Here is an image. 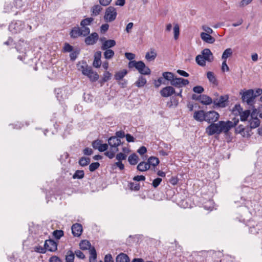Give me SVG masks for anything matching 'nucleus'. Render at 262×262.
Listing matches in <instances>:
<instances>
[{"label": "nucleus", "instance_id": "obj_59", "mask_svg": "<svg viewBox=\"0 0 262 262\" xmlns=\"http://www.w3.org/2000/svg\"><path fill=\"white\" fill-rule=\"evenodd\" d=\"M101 144V141L97 140L93 142L92 146L95 149H99L100 146Z\"/></svg>", "mask_w": 262, "mask_h": 262}, {"label": "nucleus", "instance_id": "obj_16", "mask_svg": "<svg viewBox=\"0 0 262 262\" xmlns=\"http://www.w3.org/2000/svg\"><path fill=\"white\" fill-rule=\"evenodd\" d=\"M71 229L73 235L77 237L80 236L83 231L82 225L78 223L73 225Z\"/></svg>", "mask_w": 262, "mask_h": 262}, {"label": "nucleus", "instance_id": "obj_56", "mask_svg": "<svg viewBox=\"0 0 262 262\" xmlns=\"http://www.w3.org/2000/svg\"><path fill=\"white\" fill-rule=\"evenodd\" d=\"M161 182L162 179L160 178H157L153 181L152 183V185L154 188H157L160 184Z\"/></svg>", "mask_w": 262, "mask_h": 262}, {"label": "nucleus", "instance_id": "obj_18", "mask_svg": "<svg viewBox=\"0 0 262 262\" xmlns=\"http://www.w3.org/2000/svg\"><path fill=\"white\" fill-rule=\"evenodd\" d=\"M200 37L203 41L208 43H213L215 40V38L211 36L210 34L205 33V32H202Z\"/></svg>", "mask_w": 262, "mask_h": 262}, {"label": "nucleus", "instance_id": "obj_6", "mask_svg": "<svg viewBox=\"0 0 262 262\" xmlns=\"http://www.w3.org/2000/svg\"><path fill=\"white\" fill-rule=\"evenodd\" d=\"M233 112L235 114H238L240 116L241 120L245 121L250 114V110H246L243 111L240 105H235L233 108Z\"/></svg>", "mask_w": 262, "mask_h": 262}, {"label": "nucleus", "instance_id": "obj_45", "mask_svg": "<svg viewBox=\"0 0 262 262\" xmlns=\"http://www.w3.org/2000/svg\"><path fill=\"white\" fill-rule=\"evenodd\" d=\"M105 52H104V56L106 59H111L114 55V52L111 49H106L104 50Z\"/></svg>", "mask_w": 262, "mask_h": 262}, {"label": "nucleus", "instance_id": "obj_61", "mask_svg": "<svg viewBox=\"0 0 262 262\" xmlns=\"http://www.w3.org/2000/svg\"><path fill=\"white\" fill-rule=\"evenodd\" d=\"M35 251L40 253H46L47 249L45 246H44V247H42L41 246H38V247H35Z\"/></svg>", "mask_w": 262, "mask_h": 262}, {"label": "nucleus", "instance_id": "obj_48", "mask_svg": "<svg viewBox=\"0 0 262 262\" xmlns=\"http://www.w3.org/2000/svg\"><path fill=\"white\" fill-rule=\"evenodd\" d=\"M53 234L56 238L59 239L63 235V232L60 230H56L53 232Z\"/></svg>", "mask_w": 262, "mask_h": 262}, {"label": "nucleus", "instance_id": "obj_36", "mask_svg": "<svg viewBox=\"0 0 262 262\" xmlns=\"http://www.w3.org/2000/svg\"><path fill=\"white\" fill-rule=\"evenodd\" d=\"M163 79L167 80L171 82L174 77V75L172 73L169 72H165L162 73Z\"/></svg>", "mask_w": 262, "mask_h": 262}, {"label": "nucleus", "instance_id": "obj_8", "mask_svg": "<svg viewBox=\"0 0 262 262\" xmlns=\"http://www.w3.org/2000/svg\"><path fill=\"white\" fill-rule=\"evenodd\" d=\"M189 82L187 79H185L182 78L174 77L172 81H171L170 84L176 88H182L189 84Z\"/></svg>", "mask_w": 262, "mask_h": 262}, {"label": "nucleus", "instance_id": "obj_29", "mask_svg": "<svg viewBox=\"0 0 262 262\" xmlns=\"http://www.w3.org/2000/svg\"><path fill=\"white\" fill-rule=\"evenodd\" d=\"M27 45L26 42H25L24 40H20L18 45H17L16 48L19 52L23 53L26 51V46Z\"/></svg>", "mask_w": 262, "mask_h": 262}, {"label": "nucleus", "instance_id": "obj_52", "mask_svg": "<svg viewBox=\"0 0 262 262\" xmlns=\"http://www.w3.org/2000/svg\"><path fill=\"white\" fill-rule=\"evenodd\" d=\"M129 187L132 190L138 191L140 188V185L138 183L131 182L129 183Z\"/></svg>", "mask_w": 262, "mask_h": 262}, {"label": "nucleus", "instance_id": "obj_42", "mask_svg": "<svg viewBox=\"0 0 262 262\" xmlns=\"http://www.w3.org/2000/svg\"><path fill=\"white\" fill-rule=\"evenodd\" d=\"M94 21V18L92 17H88L81 20L80 23V26H87L90 25Z\"/></svg>", "mask_w": 262, "mask_h": 262}, {"label": "nucleus", "instance_id": "obj_17", "mask_svg": "<svg viewBox=\"0 0 262 262\" xmlns=\"http://www.w3.org/2000/svg\"><path fill=\"white\" fill-rule=\"evenodd\" d=\"M201 55L207 61L211 62L213 60V56L209 49H205L202 51Z\"/></svg>", "mask_w": 262, "mask_h": 262}, {"label": "nucleus", "instance_id": "obj_55", "mask_svg": "<svg viewBox=\"0 0 262 262\" xmlns=\"http://www.w3.org/2000/svg\"><path fill=\"white\" fill-rule=\"evenodd\" d=\"M202 29L204 31V32H205V33H208V34H212L213 32V31L212 30V29L211 28H210L207 26H205V25L202 26Z\"/></svg>", "mask_w": 262, "mask_h": 262}, {"label": "nucleus", "instance_id": "obj_2", "mask_svg": "<svg viewBox=\"0 0 262 262\" xmlns=\"http://www.w3.org/2000/svg\"><path fill=\"white\" fill-rule=\"evenodd\" d=\"M78 70L92 82L96 81L99 79V76L98 73L94 71L92 67L88 66L85 63L79 66Z\"/></svg>", "mask_w": 262, "mask_h": 262}, {"label": "nucleus", "instance_id": "obj_34", "mask_svg": "<svg viewBox=\"0 0 262 262\" xmlns=\"http://www.w3.org/2000/svg\"><path fill=\"white\" fill-rule=\"evenodd\" d=\"M147 163L149 164V166L150 167V165H151L154 167H155L159 163V160L157 158L151 157L148 159Z\"/></svg>", "mask_w": 262, "mask_h": 262}, {"label": "nucleus", "instance_id": "obj_10", "mask_svg": "<svg viewBox=\"0 0 262 262\" xmlns=\"http://www.w3.org/2000/svg\"><path fill=\"white\" fill-rule=\"evenodd\" d=\"M120 139L115 136L111 137L108 139V144L110 146V148L112 149H118V146L121 144Z\"/></svg>", "mask_w": 262, "mask_h": 262}, {"label": "nucleus", "instance_id": "obj_38", "mask_svg": "<svg viewBox=\"0 0 262 262\" xmlns=\"http://www.w3.org/2000/svg\"><path fill=\"white\" fill-rule=\"evenodd\" d=\"M195 60L196 63L201 66L204 67L206 65V60L203 58V56L201 55H198L196 56Z\"/></svg>", "mask_w": 262, "mask_h": 262}, {"label": "nucleus", "instance_id": "obj_33", "mask_svg": "<svg viewBox=\"0 0 262 262\" xmlns=\"http://www.w3.org/2000/svg\"><path fill=\"white\" fill-rule=\"evenodd\" d=\"M204 207L207 211H212L214 210V202L212 201H209L204 204Z\"/></svg>", "mask_w": 262, "mask_h": 262}, {"label": "nucleus", "instance_id": "obj_39", "mask_svg": "<svg viewBox=\"0 0 262 262\" xmlns=\"http://www.w3.org/2000/svg\"><path fill=\"white\" fill-rule=\"evenodd\" d=\"M232 54V50L231 48H228L227 49H226L223 54H222V59L224 60H227V58L228 57H229L230 56H231Z\"/></svg>", "mask_w": 262, "mask_h": 262}, {"label": "nucleus", "instance_id": "obj_54", "mask_svg": "<svg viewBox=\"0 0 262 262\" xmlns=\"http://www.w3.org/2000/svg\"><path fill=\"white\" fill-rule=\"evenodd\" d=\"M79 54V52L78 50H75L72 52L70 54L71 60L73 61L75 60Z\"/></svg>", "mask_w": 262, "mask_h": 262}, {"label": "nucleus", "instance_id": "obj_37", "mask_svg": "<svg viewBox=\"0 0 262 262\" xmlns=\"http://www.w3.org/2000/svg\"><path fill=\"white\" fill-rule=\"evenodd\" d=\"M207 77L210 82L215 84H217L216 77L213 72L210 71L208 72L207 73Z\"/></svg>", "mask_w": 262, "mask_h": 262}, {"label": "nucleus", "instance_id": "obj_53", "mask_svg": "<svg viewBox=\"0 0 262 262\" xmlns=\"http://www.w3.org/2000/svg\"><path fill=\"white\" fill-rule=\"evenodd\" d=\"M126 157L127 156L125 154L120 152L117 154L116 159L119 161H121L122 160H125Z\"/></svg>", "mask_w": 262, "mask_h": 262}, {"label": "nucleus", "instance_id": "obj_46", "mask_svg": "<svg viewBox=\"0 0 262 262\" xmlns=\"http://www.w3.org/2000/svg\"><path fill=\"white\" fill-rule=\"evenodd\" d=\"M90 162L89 158L82 157L79 161V164L82 166H85L88 165Z\"/></svg>", "mask_w": 262, "mask_h": 262}, {"label": "nucleus", "instance_id": "obj_20", "mask_svg": "<svg viewBox=\"0 0 262 262\" xmlns=\"http://www.w3.org/2000/svg\"><path fill=\"white\" fill-rule=\"evenodd\" d=\"M116 45V41L113 39H108L102 42L101 49L106 50L114 47Z\"/></svg>", "mask_w": 262, "mask_h": 262}, {"label": "nucleus", "instance_id": "obj_26", "mask_svg": "<svg viewBox=\"0 0 262 262\" xmlns=\"http://www.w3.org/2000/svg\"><path fill=\"white\" fill-rule=\"evenodd\" d=\"M137 168L140 171H145L150 168V166L147 162H141L138 165Z\"/></svg>", "mask_w": 262, "mask_h": 262}, {"label": "nucleus", "instance_id": "obj_19", "mask_svg": "<svg viewBox=\"0 0 262 262\" xmlns=\"http://www.w3.org/2000/svg\"><path fill=\"white\" fill-rule=\"evenodd\" d=\"M101 52L97 51L95 53L94 60L93 63V66L96 68H99L101 64Z\"/></svg>", "mask_w": 262, "mask_h": 262}, {"label": "nucleus", "instance_id": "obj_57", "mask_svg": "<svg viewBox=\"0 0 262 262\" xmlns=\"http://www.w3.org/2000/svg\"><path fill=\"white\" fill-rule=\"evenodd\" d=\"M204 88L200 85L194 86L193 91L196 93L201 94L204 92Z\"/></svg>", "mask_w": 262, "mask_h": 262}, {"label": "nucleus", "instance_id": "obj_31", "mask_svg": "<svg viewBox=\"0 0 262 262\" xmlns=\"http://www.w3.org/2000/svg\"><path fill=\"white\" fill-rule=\"evenodd\" d=\"M127 73L126 70H123L117 72L115 75V78L117 80H121Z\"/></svg>", "mask_w": 262, "mask_h": 262}, {"label": "nucleus", "instance_id": "obj_27", "mask_svg": "<svg viewBox=\"0 0 262 262\" xmlns=\"http://www.w3.org/2000/svg\"><path fill=\"white\" fill-rule=\"evenodd\" d=\"M250 130L252 128H255L258 127L260 124V121L258 118H251L249 121Z\"/></svg>", "mask_w": 262, "mask_h": 262}, {"label": "nucleus", "instance_id": "obj_7", "mask_svg": "<svg viewBox=\"0 0 262 262\" xmlns=\"http://www.w3.org/2000/svg\"><path fill=\"white\" fill-rule=\"evenodd\" d=\"M219 114L215 111H211L206 112L205 113V120L208 123L211 124L216 122L219 118Z\"/></svg>", "mask_w": 262, "mask_h": 262}, {"label": "nucleus", "instance_id": "obj_58", "mask_svg": "<svg viewBox=\"0 0 262 262\" xmlns=\"http://www.w3.org/2000/svg\"><path fill=\"white\" fill-rule=\"evenodd\" d=\"M73 48L72 46L69 45L68 43H66L64 44V46L63 48V51L64 52H70L73 51Z\"/></svg>", "mask_w": 262, "mask_h": 262}, {"label": "nucleus", "instance_id": "obj_50", "mask_svg": "<svg viewBox=\"0 0 262 262\" xmlns=\"http://www.w3.org/2000/svg\"><path fill=\"white\" fill-rule=\"evenodd\" d=\"M56 97L59 101H61L62 99H64V97H63L62 94L63 92H64V91H63L62 89H58L57 90H56Z\"/></svg>", "mask_w": 262, "mask_h": 262}, {"label": "nucleus", "instance_id": "obj_5", "mask_svg": "<svg viewBox=\"0 0 262 262\" xmlns=\"http://www.w3.org/2000/svg\"><path fill=\"white\" fill-rule=\"evenodd\" d=\"M117 13L116 8L110 6L105 10L104 19L106 22L114 21L117 17Z\"/></svg>", "mask_w": 262, "mask_h": 262}, {"label": "nucleus", "instance_id": "obj_28", "mask_svg": "<svg viewBox=\"0 0 262 262\" xmlns=\"http://www.w3.org/2000/svg\"><path fill=\"white\" fill-rule=\"evenodd\" d=\"M79 246H80V248L83 250H86L88 249L90 250V249L92 248V247H91V243H90L89 241H88L87 240L82 241L80 242V243L79 244Z\"/></svg>", "mask_w": 262, "mask_h": 262}, {"label": "nucleus", "instance_id": "obj_12", "mask_svg": "<svg viewBox=\"0 0 262 262\" xmlns=\"http://www.w3.org/2000/svg\"><path fill=\"white\" fill-rule=\"evenodd\" d=\"M176 93L174 89L171 86H167L160 91V94L164 97H168Z\"/></svg>", "mask_w": 262, "mask_h": 262}, {"label": "nucleus", "instance_id": "obj_43", "mask_svg": "<svg viewBox=\"0 0 262 262\" xmlns=\"http://www.w3.org/2000/svg\"><path fill=\"white\" fill-rule=\"evenodd\" d=\"M118 151V149H112L110 148L109 151H107L104 153V155L110 159H113L115 157V155L116 152Z\"/></svg>", "mask_w": 262, "mask_h": 262}, {"label": "nucleus", "instance_id": "obj_63", "mask_svg": "<svg viewBox=\"0 0 262 262\" xmlns=\"http://www.w3.org/2000/svg\"><path fill=\"white\" fill-rule=\"evenodd\" d=\"M125 56L127 59L130 61H133L132 60L135 58V55L132 53H125Z\"/></svg>", "mask_w": 262, "mask_h": 262}, {"label": "nucleus", "instance_id": "obj_4", "mask_svg": "<svg viewBox=\"0 0 262 262\" xmlns=\"http://www.w3.org/2000/svg\"><path fill=\"white\" fill-rule=\"evenodd\" d=\"M242 95V99L244 102H246L250 106H253L255 102L254 90L250 89L244 92H240Z\"/></svg>", "mask_w": 262, "mask_h": 262}, {"label": "nucleus", "instance_id": "obj_1", "mask_svg": "<svg viewBox=\"0 0 262 262\" xmlns=\"http://www.w3.org/2000/svg\"><path fill=\"white\" fill-rule=\"evenodd\" d=\"M238 122V119L231 121H220L216 123H213L206 128V133L208 135L220 134L221 133L227 134L233 127H235Z\"/></svg>", "mask_w": 262, "mask_h": 262}, {"label": "nucleus", "instance_id": "obj_21", "mask_svg": "<svg viewBox=\"0 0 262 262\" xmlns=\"http://www.w3.org/2000/svg\"><path fill=\"white\" fill-rule=\"evenodd\" d=\"M199 100L202 104L204 105H209L213 103L212 98L206 95L199 96Z\"/></svg>", "mask_w": 262, "mask_h": 262}, {"label": "nucleus", "instance_id": "obj_32", "mask_svg": "<svg viewBox=\"0 0 262 262\" xmlns=\"http://www.w3.org/2000/svg\"><path fill=\"white\" fill-rule=\"evenodd\" d=\"M90 258H89L90 262H96L97 254H96V250L94 247H92V248L90 249Z\"/></svg>", "mask_w": 262, "mask_h": 262}, {"label": "nucleus", "instance_id": "obj_15", "mask_svg": "<svg viewBox=\"0 0 262 262\" xmlns=\"http://www.w3.org/2000/svg\"><path fill=\"white\" fill-rule=\"evenodd\" d=\"M45 246L47 250L53 252L57 250V244L52 239H48L45 241Z\"/></svg>", "mask_w": 262, "mask_h": 262}, {"label": "nucleus", "instance_id": "obj_11", "mask_svg": "<svg viewBox=\"0 0 262 262\" xmlns=\"http://www.w3.org/2000/svg\"><path fill=\"white\" fill-rule=\"evenodd\" d=\"M250 129L249 127H244L243 125H239L235 128V133L241 134L243 137H249L250 136Z\"/></svg>", "mask_w": 262, "mask_h": 262}, {"label": "nucleus", "instance_id": "obj_40", "mask_svg": "<svg viewBox=\"0 0 262 262\" xmlns=\"http://www.w3.org/2000/svg\"><path fill=\"white\" fill-rule=\"evenodd\" d=\"M146 83V79L142 76H140L138 80L136 82L137 86L140 88L143 86Z\"/></svg>", "mask_w": 262, "mask_h": 262}, {"label": "nucleus", "instance_id": "obj_30", "mask_svg": "<svg viewBox=\"0 0 262 262\" xmlns=\"http://www.w3.org/2000/svg\"><path fill=\"white\" fill-rule=\"evenodd\" d=\"M128 161L131 165H136L138 162V157L136 154L130 155L128 158Z\"/></svg>", "mask_w": 262, "mask_h": 262}, {"label": "nucleus", "instance_id": "obj_23", "mask_svg": "<svg viewBox=\"0 0 262 262\" xmlns=\"http://www.w3.org/2000/svg\"><path fill=\"white\" fill-rule=\"evenodd\" d=\"M70 36L72 38H77L78 37L82 36V34L80 31L79 27H74L70 32Z\"/></svg>", "mask_w": 262, "mask_h": 262}, {"label": "nucleus", "instance_id": "obj_62", "mask_svg": "<svg viewBox=\"0 0 262 262\" xmlns=\"http://www.w3.org/2000/svg\"><path fill=\"white\" fill-rule=\"evenodd\" d=\"M74 254H75L77 257L80 259H84L85 258L84 254L80 250H77L75 251Z\"/></svg>", "mask_w": 262, "mask_h": 262}, {"label": "nucleus", "instance_id": "obj_64", "mask_svg": "<svg viewBox=\"0 0 262 262\" xmlns=\"http://www.w3.org/2000/svg\"><path fill=\"white\" fill-rule=\"evenodd\" d=\"M104 262H114V260L111 254H107L105 256Z\"/></svg>", "mask_w": 262, "mask_h": 262}, {"label": "nucleus", "instance_id": "obj_47", "mask_svg": "<svg viewBox=\"0 0 262 262\" xmlns=\"http://www.w3.org/2000/svg\"><path fill=\"white\" fill-rule=\"evenodd\" d=\"M80 30L82 34V36H86L90 33V28L85 26H81V27L80 28Z\"/></svg>", "mask_w": 262, "mask_h": 262}, {"label": "nucleus", "instance_id": "obj_49", "mask_svg": "<svg viewBox=\"0 0 262 262\" xmlns=\"http://www.w3.org/2000/svg\"><path fill=\"white\" fill-rule=\"evenodd\" d=\"M174 38L177 40L179 36L180 28L178 24H176L173 28Z\"/></svg>", "mask_w": 262, "mask_h": 262}, {"label": "nucleus", "instance_id": "obj_22", "mask_svg": "<svg viewBox=\"0 0 262 262\" xmlns=\"http://www.w3.org/2000/svg\"><path fill=\"white\" fill-rule=\"evenodd\" d=\"M205 113L204 111H195L193 115V118L196 121L202 122L205 120Z\"/></svg>", "mask_w": 262, "mask_h": 262}, {"label": "nucleus", "instance_id": "obj_44", "mask_svg": "<svg viewBox=\"0 0 262 262\" xmlns=\"http://www.w3.org/2000/svg\"><path fill=\"white\" fill-rule=\"evenodd\" d=\"M84 173L83 170H78L75 171L73 176V178L75 179H82L84 177Z\"/></svg>", "mask_w": 262, "mask_h": 262}, {"label": "nucleus", "instance_id": "obj_51", "mask_svg": "<svg viewBox=\"0 0 262 262\" xmlns=\"http://www.w3.org/2000/svg\"><path fill=\"white\" fill-rule=\"evenodd\" d=\"M100 166V164L98 162H94L91 163L89 166V170L90 171H94L97 169Z\"/></svg>", "mask_w": 262, "mask_h": 262}, {"label": "nucleus", "instance_id": "obj_60", "mask_svg": "<svg viewBox=\"0 0 262 262\" xmlns=\"http://www.w3.org/2000/svg\"><path fill=\"white\" fill-rule=\"evenodd\" d=\"M126 135L125 134V133L123 130H120L116 132L115 133V137L118 138V139L120 138H123L124 137H125Z\"/></svg>", "mask_w": 262, "mask_h": 262}, {"label": "nucleus", "instance_id": "obj_3", "mask_svg": "<svg viewBox=\"0 0 262 262\" xmlns=\"http://www.w3.org/2000/svg\"><path fill=\"white\" fill-rule=\"evenodd\" d=\"M128 67L129 68H135L142 75H149L151 73L149 68L142 61H130L128 63Z\"/></svg>", "mask_w": 262, "mask_h": 262}, {"label": "nucleus", "instance_id": "obj_25", "mask_svg": "<svg viewBox=\"0 0 262 262\" xmlns=\"http://www.w3.org/2000/svg\"><path fill=\"white\" fill-rule=\"evenodd\" d=\"M129 257L123 253H121L117 256L116 262H129Z\"/></svg>", "mask_w": 262, "mask_h": 262}, {"label": "nucleus", "instance_id": "obj_41", "mask_svg": "<svg viewBox=\"0 0 262 262\" xmlns=\"http://www.w3.org/2000/svg\"><path fill=\"white\" fill-rule=\"evenodd\" d=\"M111 74L109 72H105L103 75V78L100 82L101 85L103 84L105 82L109 80L111 78Z\"/></svg>", "mask_w": 262, "mask_h": 262}, {"label": "nucleus", "instance_id": "obj_24", "mask_svg": "<svg viewBox=\"0 0 262 262\" xmlns=\"http://www.w3.org/2000/svg\"><path fill=\"white\" fill-rule=\"evenodd\" d=\"M157 57V53L154 49H151L150 52H147L145 59L148 61H154Z\"/></svg>", "mask_w": 262, "mask_h": 262}, {"label": "nucleus", "instance_id": "obj_14", "mask_svg": "<svg viewBox=\"0 0 262 262\" xmlns=\"http://www.w3.org/2000/svg\"><path fill=\"white\" fill-rule=\"evenodd\" d=\"M98 38L99 36L98 33L94 32L85 38V43L87 45H94L97 42Z\"/></svg>", "mask_w": 262, "mask_h": 262}, {"label": "nucleus", "instance_id": "obj_13", "mask_svg": "<svg viewBox=\"0 0 262 262\" xmlns=\"http://www.w3.org/2000/svg\"><path fill=\"white\" fill-rule=\"evenodd\" d=\"M24 24L20 21L12 23L9 26V29L14 33L20 32L23 29Z\"/></svg>", "mask_w": 262, "mask_h": 262}, {"label": "nucleus", "instance_id": "obj_35", "mask_svg": "<svg viewBox=\"0 0 262 262\" xmlns=\"http://www.w3.org/2000/svg\"><path fill=\"white\" fill-rule=\"evenodd\" d=\"M102 10V8L100 5H95L92 8V15L93 16H97L99 14Z\"/></svg>", "mask_w": 262, "mask_h": 262}, {"label": "nucleus", "instance_id": "obj_9", "mask_svg": "<svg viewBox=\"0 0 262 262\" xmlns=\"http://www.w3.org/2000/svg\"><path fill=\"white\" fill-rule=\"evenodd\" d=\"M228 99L227 95L221 96L219 98L213 100V103L216 106L220 107H224L226 105V102Z\"/></svg>", "mask_w": 262, "mask_h": 262}]
</instances>
